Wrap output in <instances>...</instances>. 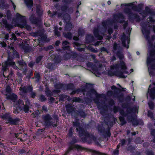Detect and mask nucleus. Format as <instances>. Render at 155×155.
I'll list each match as a JSON object with an SVG mask.
<instances>
[{"label": "nucleus", "instance_id": "39448f33", "mask_svg": "<svg viewBox=\"0 0 155 155\" xmlns=\"http://www.w3.org/2000/svg\"><path fill=\"white\" fill-rule=\"evenodd\" d=\"M114 20L110 19L108 20L104 21L102 23V27L101 28L102 29L106 30L107 27L110 28L108 30V33L109 34H110L113 32L112 29L110 28V27L111 26H112L114 23L117 21H119L120 23H122L124 21V18L122 14H119L114 15Z\"/></svg>", "mask_w": 155, "mask_h": 155}, {"label": "nucleus", "instance_id": "4468645a", "mask_svg": "<svg viewBox=\"0 0 155 155\" xmlns=\"http://www.w3.org/2000/svg\"><path fill=\"white\" fill-rule=\"evenodd\" d=\"M43 118L45 121V123L47 125H52L53 126H56L55 124H52L50 122L51 119L50 116L49 114H47L43 116Z\"/></svg>", "mask_w": 155, "mask_h": 155}, {"label": "nucleus", "instance_id": "2f4dec72", "mask_svg": "<svg viewBox=\"0 0 155 155\" xmlns=\"http://www.w3.org/2000/svg\"><path fill=\"white\" fill-rule=\"evenodd\" d=\"M54 62L56 63H58L61 61L60 58L59 57H55L54 60Z\"/></svg>", "mask_w": 155, "mask_h": 155}, {"label": "nucleus", "instance_id": "79ce46f5", "mask_svg": "<svg viewBox=\"0 0 155 155\" xmlns=\"http://www.w3.org/2000/svg\"><path fill=\"white\" fill-rule=\"evenodd\" d=\"M25 53H27L28 52L29 49L28 46H25L23 48Z\"/></svg>", "mask_w": 155, "mask_h": 155}, {"label": "nucleus", "instance_id": "de8ad7c7", "mask_svg": "<svg viewBox=\"0 0 155 155\" xmlns=\"http://www.w3.org/2000/svg\"><path fill=\"white\" fill-rule=\"evenodd\" d=\"M34 77L37 78L38 80L39 79L40 75L39 74H35V75Z\"/></svg>", "mask_w": 155, "mask_h": 155}, {"label": "nucleus", "instance_id": "774afa93", "mask_svg": "<svg viewBox=\"0 0 155 155\" xmlns=\"http://www.w3.org/2000/svg\"><path fill=\"white\" fill-rule=\"evenodd\" d=\"M73 39L75 40H78V38L77 37H74Z\"/></svg>", "mask_w": 155, "mask_h": 155}, {"label": "nucleus", "instance_id": "b1692460", "mask_svg": "<svg viewBox=\"0 0 155 155\" xmlns=\"http://www.w3.org/2000/svg\"><path fill=\"white\" fill-rule=\"evenodd\" d=\"M72 28V25L71 23H68L66 24L64 29L66 31L71 30Z\"/></svg>", "mask_w": 155, "mask_h": 155}, {"label": "nucleus", "instance_id": "bb28decb", "mask_svg": "<svg viewBox=\"0 0 155 155\" xmlns=\"http://www.w3.org/2000/svg\"><path fill=\"white\" fill-rule=\"evenodd\" d=\"M120 145V143L118 145L117 147V148L113 152V155H117L119 153L118 149L119 148Z\"/></svg>", "mask_w": 155, "mask_h": 155}, {"label": "nucleus", "instance_id": "8fccbe9b", "mask_svg": "<svg viewBox=\"0 0 155 155\" xmlns=\"http://www.w3.org/2000/svg\"><path fill=\"white\" fill-rule=\"evenodd\" d=\"M114 113L116 112L118 110V107H115L114 108Z\"/></svg>", "mask_w": 155, "mask_h": 155}, {"label": "nucleus", "instance_id": "a18cd8bd", "mask_svg": "<svg viewBox=\"0 0 155 155\" xmlns=\"http://www.w3.org/2000/svg\"><path fill=\"white\" fill-rule=\"evenodd\" d=\"M14 56L17 58H19V55L18 54L17 52H14Z\"/></svg>", "mask_w": 155, "mask_h": 155}, {"label": "nucleus", "instance_id": "a878e982", "mask_svg": "<svg viewBox=\"0 0 155 155\" xmlns=\"http://www.w3.org/2000/svg\"><path fill=\"white\" fill-rule=\"evenodd\" d=\"M90 151L93 153V154H96L97 155H104V153H101L98 151H96L93 150H90Z\"/></svg>", "mask_w": 155, "mask_h": 155}, {"label": "nucleus", "instance_id": "603ef678", "mask_svg": "<svg viewBox=\"0 0 155 155\" xmlns=\"http://www.w3.org/2000/svg\"><path fill=\"white\" fill-rule=\"evenodd\" d=\"M125 142V140H122L120 141V143H121V145H123Z\"/></svg>", "mask_w": 155, "mask_h": 155}, {"label": "nucleus", "instance_id": "e2e57ef3", "mask_svg": "<svg viewBox=\"0 0 155 155\" xmlns=\"http://www.w3.org/2000/svg\"><path fill=\"white\" fill-rule=\"evenodd\" d=\"M42 109H43V110H45V111H47V107L45 106H43L42 107Z\"/></svg>", "mask_w": 155, "mask_h": 155}, {"label": "nucleus", "instance_id": "a211bd4d", "mask_svg": "<svg viewBox=\"0 0 155 155\" xmlns=\"http://www.w3.org/2000/svg\"><path fill=\"white\" fill-rule=\"evenodd\" d=\"M98 28L100 30V27H98L97 29H94L93 31V32L94 34V35L95 37L97 38V39L99 40H101L103 38V37L102 36L99 35Z\"/></svg>", "mask_w": 155, "mask_h": 155}, {"label": "nucleus", "instance_id": "f257e3e1", "mask_svg": "<svg viewBox=\"0 0 155 155\" xmlns=\"http://www.w3.org/2000/svg\"><path fill=\"white\" fill-rule=\"evenodd\" d=\"M118 45L115 42L114 43L113 52L114 53H116V55L120 61L117 64L110 67V69L108 68H105V67H103L102 66L97 68L90 62L87 64V67L97 76L99 77L98 75L102 73L110 76L115 75L121 78H124L127 77V75L125 74L129 75L133 71V69L130 70V72L128 71L126 63L124 61L122 60L124 58L123 53L118 51L116 53V50L117 49Z\"/></svg>", "mask_w": 155, "mask_h": 155}, {"label": "nucleus", "instance_id": "ea45409f", "mask_svg": "<svg viewBox=\"0 0 155 155\" xmlns=\"http://www.w3.org/2000/svg\"><path fill=\"white\" fill-rule=\"evenodd\" d=\"M42 58V56H40L38 57L36 59V62L37 63H39L41 60Z\"/></svg>", "mask_w": 155, "mask_h": 155}, {"label": "nucleus", "instance_id": "f03ea898", "mask_svg": "<svg viewBox=\"0 0 155 155\" xmlns=\"http://www.w3.org/2000/svg\"><path fill=\"white\" fill-rule=\"evenodd\" d=\"M145 24H141L142 32L149 42L148 53L147 54V62L150 75V76H153L155 74V59H154L155 56V46H152V43L155 37L154 36L152 37L151 41L148 40L150 32L149 30L146 29V25L145 26ZM155 84V82L152 84Z\"/></svg>", "mask_w": 155, "mask_h": 155}, {"label": "nucleus", "instance_id": "69168bd1", "mask_svg": "<svg viewBox=\"0 0 155 155\" xmlns=\"http://www.w3.org/2000/svg\"><path fill=\"white\" fill-rule=\"evenodd\" d=\"M111 89L112 90H115L117 89V87H116V86H113L111 87Z\"/></svg>", "mask_w": 155, "mask_h": 155}, {"label": "nucleus", "instance_id": "c85d7f7f", "mask_svg": "<svg viewBox=\"0 0 155 155\" xmlns=\"http://www.w3.org/2000/svg\"><path fill=\"white\" fill-rule=\"evenodd\" d=\"M54 31L55 35H57L58 37H59L60 36V32L58 30V28L57 26L54 27Z\"/></svg>", "mask_w": 155, "mask_h": 155}, {"label": "nucleus", "instance_id": "a19ab883", "mask_svg": "<svg viewBox=\"0 0 155 155\" xmlns=\"http://www.w3.org/2000/svg\"><path fill=\"white\" fill-rule=\"evenodd\" d=\"M12 37L10 38L11 40L13 39L14 41L16 40V38L14 34L13 33L12 34Z\"/></svg>", "mask_w": 155, "mask_h": 155}, {"label": "nucleus", "instance_id": "f3484780", "mask_svg": "<svg viewBox=\"0 0 155 155\" xmlns=\"http://www.w3.org/2000/svg\"><path fill=\"white\" fill-rule=\"evenodd\" d=\"M66 108L67 111L68 113L71 114L73 116V112L76 113V112L73 109V107L70 104L66 105Z\"/></svg>", "mask_w": 155, "mask_h": 155}, {"label": "nucleus", "instance_id": "052dcab7", "mask_svg": "<svg viewBox=\"0 0 155 155\" xmlns=\"http://www.w3.org/2000/svg\"><path fill=\"white\" fill-rule=\"evenodd\" d=\"M101 44V41H97L96 43L94 45L95 46H97Z\"/></svg>", "mask_w": 155, "mask_h": 155}, {"label": "nucleus", "instance_id": "6e6d98bb", "mask_svg": "<svg viewBox=\"0 0 155 155\" xmlns=\"http://www.w3.org/2000/svg\"><path fill=\"white\" fill-rule=\"evenodd\" d=\"M65 95H62L61 97H60V100L61 101H63L64 100V98L65 97Z\"/></svg>", "mask_w": 155, "mask_h": 155}, {"label": "nucleus", "instance_id": "393cba45", "mask_svg": "<svg viewBox=\"0 0 155 155\" xmlns=\"http://www.w3.org/2000/svg\"><path fill=\"white\" fill-rule=\"evenodd\" d=\"M129 120L132 123L133 125H137L139 124L138 121L134 118L132 117L131 120L130 119Z\"/></svg>", "mask_w": 155, "mask_h": 155}, {"label": "nucleus", "instance_id": "412c9836", "mask_svg": "<svg viewBox=\"0 0 155 155\" xmlns=\"http://www.w3.org/2000/svg\"><path fill=\"white\" fill-rule=\"evenodd\" d=\"M18 63L19 65L21 67V69H25L27 67V64L23 60L18 61Z\"/></svg>", "mask_w": 155, "mask_h": 155}, {"label": "nucleus", "instance_id": "37998d69", "mask_svg": "<svg viewBox=\"0 0 155 155\" xmlns=\"http://www.w3.org/2000/svg\"><path fill=\"white\" fill-rule=\"evenodd\" d=\"M78 113L82 117H84L85 116L84 112L83 111H79Z\"/></svg>", "mask_w": 155, "mask_h": 155}, {"label": "nucleus", "instance_id": "13d9d810", "mask_svg": "<svg viewBox=\"0 0 155 155\" xmlns=\"http://www.w3.org/2000/svg\"><path fill=\"white\" fill-rule=\"evenodd\" d=\"M127 24H128V23L127 22H125L124 23V29H125L127 25Z\"/></svg>", "mask_w": 155, "mask_h": 155}, {"label": "nucleus", "instance_id": "ddd939ff", "mask_svg": "<svg viewBox=\"0 0 155 155\" xmlns=\"http://www.w3.org/2000/svg\"><path fill=\"white\" fill-rule=\"evenodd\" d=\"M60 91V90L58 89L57 90H54L52 92L47 89L45 91V94L48 96L54 95V96L57 97L58 95V93H59Z\"/></svg>", "mask_w": 155, "mask_h": 155}, {"label": "nucleus", "instance_id": "cd10ccee", "mask_svg": "<svg viewBox=\"0 0 155 155\" xmlns=\"http://www.w3.org/2000/svg\"><path fill=\"white\" fill-rule=\"evenodd\" d=\"M63 35L64 37L66 38H68L69 39L72 38V35L70 33H68L67 34L64 33H63Z\"/></svg>", "mask_w": 155, "mask_h": 155}, {"label": "nucleus", "instance_id": "9d476101", "mask_svg": "<svg viewBox=\"0 0 155 155\" xmlns=\"http://www.w3.org/2000/svg\"><path fill=\"white\" fill-rule=\"evenodd\" d=\"M130 31V28H129L127 31V35L126 36L125 34L123 33L120 37V39L123 46L127 48H129L128 44L130 42L129 35Z\"/></svg>", "mask_w": 155, "mask_h": 155}, {"label": "nucleus", "instance_id": "f8f14e48", "mask_svg": "<svg viewBox=\"0 0 155 155\" xmlns=\"http://www.w3.org/2000/svg\"><path fill=\"white\" fill-rule=\"evenodd\" d=\"M137 3V2H135L128 4H122L120 5L121 8L124 10H130V8L134 9L137 6L135 4Z\"/></svg>", "mask_w": 155, "mask_h": 155}, {"label": "nucleus", "instance_id": "338daca9", "mask_svg": "<svg viewBox=\"0 0 155 155\" xmlns=\"http://www.w3.org/2000/svg\"><path fill=\"white\" fill-rule=\"evenodd\" d=\"M120 114L121 115H124V112L123 110H121V111H120Z\"/></svg>", "mask_w": 155, "mask_h": 155}, {"label": "nucleus", "instance_id": "4c0bfd02", "mask_svg": "<svg viewBox=\"0 0 155 155\" xmlns=\"http://www.w3.org/2000/svg\"><path fill=\"white\" fill-rule=\"evenodd\" d=\"M88 49L91 51L93 52H94L96 53L97 52V50H95L94 48L90 47V46L88 47Z\"/></svg>", "mask_w": 155, "mask_h": 155}, {"label": "nucleus", "instance_id": "c9c22d12", "mask_svg": "<svg viewBox=\"0 0 155 155\" xmlns=\"http://www.w3.org/2000/svg\"><path fill=\"white\" fill-rule=\"evenodd\" d=\"M148 116L151 118L153 119V114L152 112L150 111H149L148 112Z\"/></svg>", "mask_w": 155, "mask_h": 155}, {"label": "nucleus", "instance_id": "0e129e2a", "mask_svg": "<svg viewBox=\"0 0 155 155\" xmlns=\"http://www.w3.org/2000/svg\"><path fill=\"white\" fill-rule=\"evenodd\" d=\"M9 37V35L8 34H7L6 35H5V39H8Z\"/></svg>", "mask_w": 155, "mask_h": 155}, {"label": "nucleus", "instance_id": "49530a36", "mask_svg": "<svg viewBox=\"0 0 155 155\" xmlns=\"http://www.w3.org/2000/svg\"><path fill=\"white\" fill-rule=\"evenodd\" d=\"M0 44L2 46L4 47H5L6 46V44L4 42H2L1 41H0Z\"/></svg>", "mask_w": 155, "mask_h": 155}, {"label": "nucleus", "instance_id": "7c9ffc66", "mask_svg": "<svg viewBox=\"0 0 155 155\" xmlns=\"http://www.w3.org/2000/svg\"><path fill=\"white\" fill-rule=\"evenodd\" d=\"M120 120L121 122V124L122 125H123L126 123L124 118L122 116H120L119 117Z\"/></svg>", "mask_w": 155, "mask_h": 155}, {"label": "nucleus", "instance_id": "6ab92c4d", "mask_svg": "<svg viewBox=\"0 0 155 155\" xmlns=\"http://www.w3.org/2000/svg\"><path fill=\"white\" fill-rule=\"evenodd\" d=\"M129 20H130L131 18H132L137 21H140L139 18V16L136 14L130 13L129 14Z\"/></svg>", "mask_w": 155, "mask_h": 155}, {"label": "nucleus", "instance_id": "4d7b16f0", "mask_svg": "<svg viewBox=\"0 0 155 155\" xmlns=\"http://www.w3.org/2000/svg\"><path fill=\"white\" fill-rule=\"evenodd\" d=\"M116 59V58L114 56H113L112 57L111 59V60L112 61H115Z\"/></svg>", "mask_w": 155, "mask_h": 155}, {"label": "nucleus", "instance_id": "5fc2aeb1", "mask_svg": "<svg viewBox=\"0 0 155 155\" xmlns=\"http://www.w3.org/2000/svg\"><path fill=\"white\" fill-rule=\"evenodd\" d=\"M34 63L32 62H31L28 64L29 66L30 67H32L34 65Z\"/></svg>", "mask_w": 155, "mask_h": 155}, {"label": "nucleus", "instance_id": "423d86ee", "mask_svg": "<svg viewBox=\"0 0 155 155\" xmlns=\"http://www.w3.org/2000/svg\"><path fill=\"white\" fill-rule=\"evenodd\" d=\"M74 125L77 127L76 130L78 131V134L81 137L84 136V138L82 137L81 138L84 141H87L89 140H91L95 141L96 138L93 135L90 134L85 131L83 129V126L81 125L77 121L74 122Z\"/></svg>", "mask_w": 155, "mask_h": 155}, {"label": "nucleus", "instance_id": "9b49d317", "mask_svg": "<svg viewBox=\"0 0 155 155\" xmlns=\"http://www.w3.org/2000/svg\"><path fill=\"white\" fill-rule=\"evenodd\" d=\"M2 117L4 119L7 120V122L13 125L16 124L18 121V119H12L9 113H6L4 115L2 116Z\"/></svg>", "mask_w": 155, "mask_h": 155}, {"label": "nucleus", "instance_id": "5701e85b", "mask_svg": "<svg viewBox=\"0 0 155 155\" xmlns=\"http://www.w3.org/2000/svg\"><path fill=\"white\" fill-rule=\"evenodd\" d=\"M24 1L28 7H31L32 6L33 2L32 0H24Z\"/></svg>", "mask_w": 155, "mask_h": 155}, {"label": "nucleus", "instance_id": "473e14b6", "mask_svg": "<svg viewBox=\"0 0 155 155\" xmlns=\"http://www.w3.org/2000/svg\"><path fill=\"white\" fill-rule=\"evenodd\" d=\"M54 65V64H51L49 63L48 65H46V67L50 69H53V66Z\"/></svg>", "mask_w": 155, "mask_h": 155}, {"label": "nucleus", "instance_id": "680f3d73", "mask_svg": "<svg viewBox=\"0 0 155 155\" xmlns=\"http://www.w3.org/2000/svg\"><path fill=\"white\" fill-rule=\"evenodd\" d=\"M150 5H149L148 6H147L146 7V8H145V10H150Z\"/></svg>", "mask_w": 155, "mask_h": 155}, {"label": "nucleus", "instance_id": "3c124183", "mask_svg": "<svg viewBox=\"0 0 155 155\" xmlns=\"http://www.w3.org/2000/svg\"><path fill=\"white\" fill-rule=\"evenodd\" d=\"M73 85L72 84H69L68 86V89H72L73 88Z\"/></svg>", "mask_w": 155, "mask_h": 155}, {"label": "nucleus", "instance_id": "1a4fd4ad", "mask_svg": "<svg viewBox=\"0 0 155 155\" xmlns=\"http://www.w3.org/2000/svg\"><path fill=\"white\" fill-rule=\"evenodd\" d=\"M64 10H61V12H54L53 13H51V12L49 10L48 11V15L50 16H53L55 15H57L58 17H63L65 22H67L70 21V17L68 14H64Z\"/></svg>", "mask_w": 155, "mask_h": 155}, {"label": "nucleus", "instance_id": "72a5a7b5", "mask_svg": "<svg viewBox=\"0 0 155 155\" xmlns=\"http://www.w3.org/2000/svg\"><path fill=\"white\" fill-rule=\"evenodd\" d=\"M73 102H79L81 101V100L80 98L75 97L73 98Z\"/></svg>", "mask_w": 155, "mask_h": 155}, {"label": "nucleus", "instance_id": "6e6552de", "mask_svg": "<svg viewBox=\"0 0 155 155\" xmlns=\"http://www.w3.org/2000/svg\"><path fill=\"white\" fill-rule=\"evenodd\" d=\"M19 90L20 92L19 93L22 97L25 95V94L28 92H29L31 97L33 98H34L36 96L35 93L32 91V87L30 85L28 87L25 86L23 87H21L20 88Z\"/></svg>", "mask_w": 155, "mask_h": 155}, {"label": "nucleus", "instance_id": "0eeeda50", "mask_svg": "<svg viewBox=\"0 0 155 155\" xmlns=\"http://www.w3.org/2000/svg\"><path fill=\"white\" fill-rule=\"evenodd\" d=\"M16 17L17 20H20V23L17 24V26L21 28H25L28 30L30 31L31 28L30 26L26 24L25 17L22 16L18 13L16 14Z\"/></svg>", "mask_w": 155, "mask_h": 155}, {"label": "nucleus", "instance_id": "dca6fc26", "mask_svg": "<svg viewBox=\"0 0 155 155\" xmlns=\"http://www.w3.org/2000/svg\"><path fill=\"white\" fill-rule=\"evenodd\" d=\"M74 149H77L78 150H82L83 148L81 146L75 144L72 145L69 147L68 150L66 151V154L65 155L67 154L70 150Z\"/></svg>", "mask_w": 155, "mask_h": 155}, {"label": "nucleus", "instance_id": "f704fd0d", "mask_svg": "<svg viewBox=\"0 0 155 155\" xmlns=\"http://www.w3.org/2000/svg\"><path fill=\"white\" fill-rule=\"evenodd\" d=\"M6 92L8 94H10L11 93V89L9 86H8L7 87L6 89Z\"/></svg>", "mask_w": 155, "mask_h": 155}, {"label": "nucleus", "instance_id": "e433bc0d", "mask_svg": "<svg viewBox=\"0 0 155 155\" xmlns=\"http://www.w3.org/2000/svg\"><path fill=\"white\" fill-rule=\"evenodd\" d=\"M46 98L45 96L41 95L40 96L39 98V100L41 101H43L45 100Z\"/></svg>", "mask_w": 155, "mask_h": 155}, {"label": "nucleus", "instance_id": "c03bdc74", "mask_svg": "<svg viewBox=\"0 0 155 155\" xmlns=\"http://www.w3.org/2000/svg\"><path fill=\"white\" fill-rule=\"evenodd\" d=\"M9 1H10V2L11 3L12 5V6L13 7V8H14V9H15L16 6L14 4V2H13L12 1V0H8Z\"/></svg>", "mask_w": 155, "mask_h": 155}, {"label": "nucleus", "instance_id": "864d4df0", "mask_svg": "<svg viewBox=\"0 0 155 155\" xmlns=\"http://www.w3.org/2000/svg\"><path fill=\"white\" fill-rule=\"evenodd\" d=\"M151 134L153 136H155V130H153L151 131Z\"/></svg>", "mask_w": 155, "mask_h": 155}, {"label": "nucleus", "instance_id": "20e7f679", "mask_svg": "<svg viewBox=\"0 0 155 155\" xmlns=\"http://www.w3.org/2000/svg\"><path fill=\"white\" fill-rule=\"evenodd\" d=\"M7 99L10 100L15 102L14 107L15 108L13 110V113L15 114H18L22 110V107H24L23 110L25 112H28L29 110L30 102L28 100H27L26 101L25 105L23 104V102L21 100H19L15 102V101L17 98V95L14 94H10L6 97Z\"/></svg>", "mask_w": 155, "mask_h": 155}, {"label": "nucleus", "instance_id": "4be33fe9", "mask_svg": "<svg viewBox=\"0 0 155 155\" xmlns=\"http://www.w3.org/2000/svg\"><path fill=\"white\" fill-rule=\"evenodd\" d=\"M94 41V37L91 35H88L86 38V41L88 43H91Z\"/></svg>", "mask_w": 155, "mask_h": 155}, {"label": "nucleus", "instance_id": "aec40b11", "mask_svg": "<svg viewBox=\"0 0 155 155\" xmlns=\"http://www.w3.org/2000/svg\"><path fill=\"white\" fill-rule=\"evenodd\" d=\"M69 43L66 41H65L63 42V48L64 50H69L70 49V47L69 46Z\"/></svg>", "mask_w": 155, "mask_h": 155}, {"label": "nucleus", "instance_id": "58836bf2", "mask_svg": "<svg viewBox=\"0 0 155 155\" xmlns=\"http://www.w3.org/2000/svg\"><path fill=\"white\" fill-rule=\"evenodd\" d=\"M148 105L150 108V109H152L153 108L154 105L153 103L152 102H149L148 103Z\"/></svg>", "mask_w": 155, "mask_h": 155}, {"label": "nucleus", "instance_id": "2eb2a0df", "mask_svg": "<svg viewBox=\"0 0 155 155\" xmlns=\"http://www.w3.org/2000/svg\"><path fill=\"white\" fill-rule=\"evenodd\" d=\"M5 64L6 67L8 65H12L15 69H16L18 68L16 65H15V62H13L12 59H10L9 55L8 56L7 61H6Z\"/></svg>", "mask_w": 155, "mask_h": 155}, {"label": "nucleus", "instance_id": "09e8293b", "mask_svg": "<svg viewBox=\"0 0 155 155\" xmlns=\"http://www.w3.org/2000/svg\"><path fill=\"white\" fill-rule=\"evenodd\" d=\"M113 92L112 91H108L107 93V95L108 96H111Z\"/></svg>", "mask_w": 155, "mask_h": 155}, {"label": "nucleus", "instance_id": "7ed1b4c3", "mask_svg": "<svg viewBox=\"0 0 155 155\" xmlns=\"http://www.w3.org/2000/svg\"><path fill=\"white\" fill-rule=\"evenodd\" d=\"M82 92L84 95H86L94 101L97 104V107L100 110L101 109L100 106L99 101L102 97L103 95L98 94L96 91L93 89L91 86L89 84H86L81 89H78L76 91H74L71 93V94H74L76 93H79Z\"/></svg>", "mask_w": 155, "mask_h": 155}, {"label": "nucleus", "instance_id": "c756f323", "mask_svg": "<svg viewBox=\"0 0 155 155\" xmlns=\"http://www.w3.org/2000/svg\"><path fill=\"white\" fill-rule=\"evenodd\" d=\"M147 21L149 23H154L155 20L153 19V17L152 16H150L149 18L147 19Z\"/></svg>", "mask_w": 155, "mask_h": 155}, {"label": "nucleus", "instance_id": "bf43d9fd", "mask_svg": "<svg viewBox=\"0 0 155 155\" xmlns=\"http://www.w3.org/2000/svg\"><path fill=\"white\" fill-rule=\"evenodd\" d=\"M60 41H57L55 43V45L56 46H58V45L60 44Z\"/></svg>", "mask_w": 155, "mask_h": 155}]
</instances>
